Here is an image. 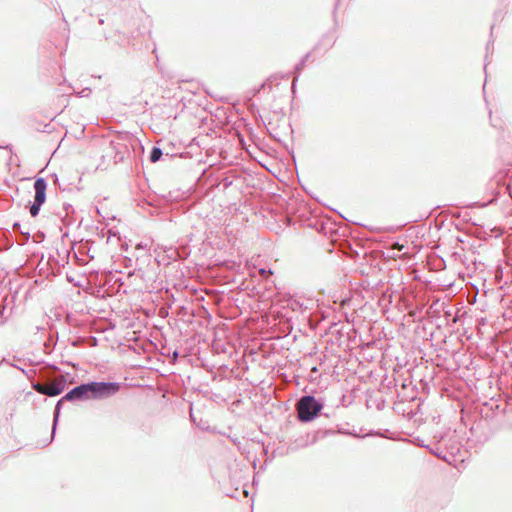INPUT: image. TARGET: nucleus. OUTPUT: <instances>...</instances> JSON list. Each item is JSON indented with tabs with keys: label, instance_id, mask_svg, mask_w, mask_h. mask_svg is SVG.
<instances>
[{
	"label": "nucleus",
	"instance_id": "f257e3e1",
	"mask_svg": "<svg viewBox=\"0 0 512 512\" xmlns=\"http://www.w3.org/2000/svg\"><path fill=\"white\" fill-rule=\"evenodd\" d=\"M322 404L312 396H304L297 403L298 416L301 421H310L318 415Z\"/></svg>",
	"mask_w": 512,
	"mask_h": 512
},
{
	"label": "nucleus",
	"instance_id": "423d86ee",
	"mask_svg": "<svg viewBox=\"0 0 512 512\" xmlns=\"http://www.w3.org/2000/svg\"><path fill=\"white\" fill-rule=\"evenodd\" d=\"M161 156H162L161 149L154 147L150 154V160H151V162L155 163L161 158Z\"/></svg>",
	"mask_w": 512,
	"mask_h": 512
},
{
	"label": "nucleus",
	"instance_id": "f03ea898",
	"mask_svg": "<svg viewBox=\"0 0 512 512\" xmlns=\"http://www.w3.org/2000/svg\"><path fill=\"white\" fill-rule=\"evenodd\" d=\"M90 388L92 399H98L114 395L119 391L120 386L113 382H91Z\"/></svg>",
	"mask_w": 512,
	"mask_h": 512
},
{
	"label": "nucleus",
	"instance_id": "20e7f679",
	"mask_svg": "<svg viewBox=\"0 0 512 512\" xmlns=\"http://www.w3.org/2000/svg\"><path fill=\"white\" fill-rule=\"evenodd\" d=\"M66 386L65 379L61 376L59 378L54 379L51 383L46 384H37L35 386L36 390L42 394L48 396H56L59 395Z\"/></svg>",
	"mask_w": 512,
	"mask_h": 512
},
{
	"label": "nucleus",
	"instance_id": "7ed1b4c3",
	"mask_svg": "<svg viewBox=\"0 0 512 512\" xmlns=\"http://www.w3.org/2000/svg\"><path fill=\"white\" fill-rule=\"evenodd\" d=\"M34 189H35L34 202L30 207V214L33 217L38 215L40 206L46 200V189H47L46 181L43 178L36 179V181L34 183Z\"/></svg>",
	"mask_w": 512,
	"mask_h": 512
},
{
	"label": "nucleus",
	"instance_id": "39448f33",
	"mask_svg": "<svg viewBox=\"0 0 512 512\" xmlns=\"http://www.w3.org/2000/svg\"><path fill=\"white\" fill-rule=\"evenodd\" d=\"M73 399H92L90 383L73 388L63 397L62 401Z\"/></svg>",
	"mask_w": 512,
	"mask_h": 512
},
{
	"label": "nucleus",
	"instance_id": "0eeeda50",
	"mask_svg": "<svg viewBox=\"0 0 512 512\" xmlns=\"http://www.w3.org/2000/svg\"><path fill=\"white\" fill-rule=\"evenodd\" d=\"M403 247H404L403 245H400V244H398V243H395V244L393 245V249L402 250V249H403Z\"/></svg>",
	"mask_w": 512,
	"mask_h": 512
}]
</instances>
